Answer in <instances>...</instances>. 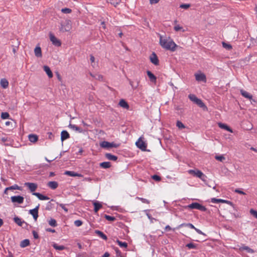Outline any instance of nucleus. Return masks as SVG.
I'll return each mask as SVG.
<instances>
[{"label":"nucleus","mask_w":257,"mask_h":257,"mask_svg":"<svg viewBox=\"0 0 257 257\" xmlns=\"http://www.w3.org/2000/svg\"><path fill=\"white\" fill-rule=\"evenodd\" d=\"M160 44L162 48L171 51H174L177 47L172 39L170 37L164 38L162 35H160Z\"/></svg>","instance_id":"f257e3e1"},{"label":"nucleus","mask_w":257,"mask_h":257,"mask_svg":"<svg viewBox=\"0 0 257 257\" xmlns=\"http://www.w3.org/2000/svg\"><path fill=\"white\" fill-rule=\"evenodd\" d=\"M188 97L192 101L194 102L200 107L202 108L204 110H207V106L203 101L200 99L198 98L195 95L191 94H189Z\"/></svg>","instance_id":"f03ea898"},{"label":"nucleus","mask_w":257,"mask_h":257,"mask_svg":"<svg viewBox=\"0 0 257 257\" xmlns=\"http://www.w3.org/2000/svg\"><path fill=\"white\" fill-rule=\"evenodd\" d=\"M188 173L189 174L192 175L194 176H196L200 178L201 180L205 182L207 177L200 170L198 169L195 170H189Z\"/></svg>","instance_id":"7ed1b4c3"},{"label":"nucleus","mask_w":257,"mask_h":257,"mask_svg":"<svg viewBox=\"0 0 257 257\" xmlns=\"http://www.w3.org/2000/svg\"><path fill=\"white\" fill-rule=\"evenodd\" d=\"M187 208L191 209H198L201 211H206V208L204 206L197 203V202H193L190 204H189L186 206Z\"/></svg>","instance_id":"20e7f679"},{"label":"nucleus","mask_w":257,"mask_h":257,"mask_svg":"<svg viewBox=\"0 0 257 257\" xmlns=\"http://www.w3.org/2000/svg\"><path fill=\"white\" fill-rule=\"evenodd\" d=\"M142 137L139 138L138 140L136 142L137 147L142 151H146L147 148L146 143L142 140Z\"/></svg>","instance_id":"39448f33"},{"label":"nucleus","mask_w":257,"mask_h":257,"mask_svg":"<svg viewBox=\"0 0 257 257\" xmlns=\"http://www.w3.org/2000/svg\"><path fill=\"white\" fill-rule=\"evenodd\" d=\"M118 146L113 142L110 143L107 141H103L100 143V146L104 148H117Z\"/></svg>","instance_id":"423d86ee"},{"label":"nucleus","mask_w":257,"mask_h":257,"mask_svg":"<svg viewBox=\"0 0 257 257\" xmlns=\"http://www.w3.org/2000/svg\"><path fill=\"white\" fill-rule=\"evenodd\" d=\"M50 40L52 43V44L55 46H60L61 45V43L60 40H59L57 38L51 33L49 34Z\"/></svg>","instance_id":"0eeeda50"},{"label":"nucleus","mask_w":257,"mask_h":257,"mask_svg":"<svg viewBox=\"0 0 257 257\" xmlns=\"http://www.w3.org/2000/svg\"><path fill=\"white\" fill-rule=\"evenodd\" d=\"M150 60L154 65L157 66L159 64L158 58L155 52H153L150 56Z\"/></svg>","instance_id":"6e6552de"},{"label":"nucleus","mask_w":257,"mask_h":257,"mask_svg":"<svg viewBox=\"0 0 257 257\" xmlns=\"http://www.w3.org/2000/svg\"><path fill=\"white\" fill-rule=\"evenodd\" d=\"M39 206L40 205L39 204L34 209L29 210V213L33 216L35 220H36L38 217V209Z\"/></svg>","instance_id":"1a4fd4ad"},{"label":"nucleus","mask_w":257,"mask_h":257,"mask_svg":"<svg viewBox=\"0 0 257 257\" xmlns=\"http://www.w3.org/2000/svg\"><path fill=\"white\" fill-rule=\"evenodd\" d=\"M24 198L21 196H14L11 197L12 202L22 204L24 202Z\"/></svg>","instance_id":"9d476101"},{"label":"nucleus","mask_w":257,"mask_h":257,"mask_svg":"<svg viewBox=\"0 0 257 257\" xmlns=\"http://www.w3.org/2000/svg\"><path fill=\"white\" fill-rule=\"evenodd\" d=\"M195 79L198 81H203L205 82L206 81V78L205 74L203 73H196L195 74Z\"/></svg>","instance_id":"9b49d317"},{"label":"nucleus","mask_w":257,"mask_h":257,"mask_svg":"<svg viewBox=\"0 0 257 257\" xmlns=\"http://www.w3.org/2000/svg\"><path fill=\"white\" fill-rule=\"evenodd\" d=\"M25 185L27 186L31 192H33L37 188V184L34 183L27 182L25 183Z\"/></svg>","instance_id":"f8f14e48"},{"label":"nucleus","mask_w":257,"mask_h":257,"mask_svg":"<svg viewBox=\"0 0 257 257\" xmlns=\"http://www.w3.org/2000/svg\"><path fill=\"white\" fill-rule=\"evenodd\" d=\"M147 75L149 78L150 80L156 84L157 82V77L155 76V75L150 71L148 70L147 71Z\"/></svg>","instance_id":"ddd939ff"},{"label":"nucleus","mask_w":257,"mask_h":257,"mask_svg":"<svg viewBox=\"0 0 257 257\" xmlns=\"http://www.w3.org/2000/svg\"><path fill=\"white\" fill-rule=\"evenodd\" d=\"M33 195L37 196L38 198L41 200H47L49 199L48 196L42 195L40 193L34 192L33 193Z\"/></svg>","instance_id":"4468645a"},{"label":"nucleus","mask_w":257,"mask_h":257,"mask_svg":"<svg viewBox=\"0 0 257 257\" xmlns=\"http://www.w3.org/2000/svg\"><path fill=\"white\" fill-rule=\"evenodd\" d=\"M218 125L220 128H221L222 129L226 130L230 133H233L232 130L225 123H223L221 122H218Z\"/></svg>","instance_id":"2eb2a0df"},{"label":"nucleus","mask_w":257,"mask_h":257,"mask_svg":"<svg viewBox=\"0 0 257 257\" xmlns=\"http://www.w3.org/2000/svg\"><path fill=\"white\" fill-rule=\"evenodd\" d=\"M64 175H68L71 177H80L81 176V175L80 174H78L77 173H76L74 171H66L64 173Z\"/></svg>","instance_id":"dca6fc26"},{"label":"nucleus","mask_w":257,"mask_h":257,"mask_svg":"<svg viewBox=\"0 0 257 257\" xmlns=\"http://www.w3.org/2000/svg\"><path fill=\"white\" fill-rule=\"evenodd\" d=\"M129 83L131 86H132L133 89L135 90L138 88L139 84V81L137 79L132 81L131 80H129Z\"/></svg>","instance_id":"f3484780"},{"label":"nucleus","mask_w":257,"mask_h":257,"mask_svg":"<svg viewBox=\"0 0 257 257\" xmlns=\"http://www.w3.org/2000/svg\"><path fill=\"white\" fill-rule=\"evenodd\" d=\"M14 220L15 222L20 226H22L24 223L26 224L24 220H23L21 218L18 216L15 217L14 218Z\"/></svg>","instance_id":"a211bd4d"},{"label":"nucleus","mask_w":257,"mask_h":257,"mask_svg":"<svg viewBox=\"0 0 257 257\" xmlns=\"http://www.w3.org/2000/svg\"><path fill=\"white\" fill-rule=\"evenodd\" d=\"M70 138L69 133L66 131H63L61 133V140L63 142Z\"/></svg>","instance_id":"6ab92c4d"},{"label":"nucleus","mask_w":257,"mask_h":257,"mask_svg":"<svg viewBox=\"0 0 257 257\" xmlns=\"http://www.w3.org/2000/svg\"><path fill=\"white\" fill-rule=\"evenodd\" d=\"M94 205V211L95 213H97L98 211L102 207V205L100 202L98 201H94L93 203Z\"/></svg>","instance_id":"aec40b11"},{"label":"nucleus","mask_w":257,"mask_h":257,"mask_svg":"<svg viewBox=\"0 0 257 257\" xmlns=\"http://www.w3.org/2000/svg\"><path fill=\"white\" fill-rule=\"evenodd\" d=\"M240 92L241 94L245 98H246L250 100L252 98V95H251L250 93H249L248 92H247V91H246L243 89H241L240 90Z\"/></svg>","instance_id":"412c9836"},{"label":"nucleus","mask_w":257,"mask_h":257,"mask_svg":"<svg viewBox=\"0 0 257 257\" xmlns=\"http://www.w3.org/2000/svg\"><path fill=\"white\" fill-rule=\"evenodd\" d=\"M43 69L49 78H52L53 77V73H52L50 68H49V67H48V66L45 65L43 67Z\"/></svg>","instance_id":"4be33fe9"},{"label":"nucleus","mask_w":257,"mask_h":257,"mask_svg":"<svg viewBox=\"0 0 257 257\" xmlns=\"http://www.w3.org/2000/svg\"><path fill=\"white\" fill-rule=\"evenodd\" d=\"M211 202L214 203H230V201L225 200L224 199H216L215 198H211Z\"/></svg>","instance_id":"5701e85b"},{"label":"nucleus","mask_w":257,"mask_h":257,"mask_svg":"<svg viewBox=\"0 0 257 257\" xmlns=\"http://www.w3.org/2000/svg\"><path fill=\"white\" fill-rule=\"evenodd\" d=\"M1 86L2 88L6 89L9 86V82L6 78H3L1 80Z\"/></svg>","instance_id":"b1692460"},{"label":"nucleus","mask_w":257,"mask_h":257,"mask_svg":"<svg viewBox=\"0 0 257 257\" xmlns=\"http://www.w3.org/2000/svg\"><path fill=\"white\" fill-rule=\"evenodd\" d=\"M48 186L52 189H55L58 186V184L56 181H50L48 183Z\"/></svg>","instance_id":"393cba45"},{"label":"nucleus","mask_w":257,"mask_h":257,"mask_svg":"<svg viewBox=\"0 0 257 257\" xmlns=\"http://www.w3.org/2000/svg\"><path fill=\"white\" fill-rule=\"evenodd\" d=\"M35 55L37 57H42V51L40 47L37 46L34 50Z\"/></svg>","instance_id":"a878e982"},{"label":"nucleus","mask_w":257,"mask_h":257,"mask_svg":"<svg viewBox=\"0 0 257 257\" xmlns=\"http://www.w3.org/2000/svg\"><path fill=\"white\" fill-rule=\"evenodd\" d=\"M69 127L75 131L78 132L79 133H82L83 132V130L81 128L76 125L75 124H72L70 123L69 125Z\"/></svg>","instance_id":"bb28decb"},{"label":"nucleus","mask_w":257,"mask_h":257,"mask_svg":"<svg viewBox=\"0 0 257 257\" xmlns=\"http://www.w3.org/2000/svg\"><path fill=\"white\" fill-rule=\"evenodd\" d=\"M95 233L98 235L99 237H100L101 238H102L104 240H107V236L104 234L102 231L98 230H95Z\"/></svg>","instance_id":"cd10ccee"},{"label":"nucleus","mask_w":257,"mask_h":257,"mask_svg":"<svg viewBox=\"0 0 257 257\" xmlns=\"http://www.w3.org/2000/svg\"><path fill=\"white\" fill-rule=\"evenodd\" d=\"M118 104L123 108L128 109L129 108L128 104L124 99H121L119 101Z\"/></svg>","instance_id":"c85d7f7f"},{"label":"nucleus","mask_w":257,"mask_h":257,"mask_svg":"<svg viewBox=\"0 0 257 257\" xmlns=\"http://www.w3.org/2000/svg\"><path fill=\"white\" fill-rule=\"evenodd\" d=\"M105 156V157L109 160L115 161L117 159V156L113 155L110 153H106Z\"/></svg>","instance_id":"c756f323"},{"label":"nucleus","mask_w":257,"mask_h":257,"mask_svg":"<svg viewBox=\"0 0 257 257\" xmlns=\"http://www.w3.org/2000/svg\"><path fill=\"white\" fill-rule=\"evenodd\" d=\"M29 139L31 142L35 143L38 141V137L37 135L31 134L29 136Z\"/></svg>","instance_id":"7c9ffc66"},{"label":"nucleus","mask_w":257,"mask_h":257,"mask_svg":"<svg viewBox=\"0 0 257 257\" xmlns=\"http://www.w3.org/2000/svg\"><path fill=\"white\" fill-rule=\"evenodd\" d=\"M30 244V241L28 239H25L21 242L20 246L22 247H25L28 246Z\"/></svg>","instance_id":"2f4dec72"},{"label":"nucleus","mask_w":257,"mask_h":257,"mask_svg":"<svg viewBox=\"0 0 257 257\" xmlns=\"http://www.w3.org/2000/svg\"><path fill=\"white\" fill-rule=\"evenodd\" d=\"M100 166L102 168L107 169L110 167V163L109 162H104L100 164Z\"/></svg>","instance_id":"473e14b6"},{"label":"nucleus","mask_w":257,"mask_h":257,"mask_svg":"<svg viewBox=\"0 0 257 257\" xmlns=\"http://www.w3.org/2000/svg\"><path fill=\"white\" fill-rule=\"evenodd\" d=\"M90 75L94 78L95 79L102 81L103 80V76L102 75L99 74H92L91 73H90Z\"/></svg>","instance_id":"72a5a7b5"},{"label":"nucleus","mask_w":257,"mask_h":257,"mask_svg":"<svg viewBox=\"0 0 257 257\" xmlns=\"http://www.w3.org/2000/svg\"><path fill=\"white\" fill-rule=\"evenodd\" d=\"M240 249H241V250H246L247 252H249V253H254V251L253 250V249L250 248V247H249L248 246H242Z\"/></svg>","instance_id":"f704fd0d"},{"label":"nucleus","mask_w":257,"mask_h":257,"mask_svg":"<svg viewBox=\"0 0 257 257\" xmlns=\"http://www.w3.org/2000/svg\"><path fill=\"white\" fill-rule=\"evenodd\" d=\"M49 224L52 227H56L57 225V222L55 219L51 218L48 221Z\"/></svg>","instance_id":"c9c22d12"},{"label":"nucleus","mask_w":257,"mask_h":257,"mask_svg":"<svg viewBox=\"0 0 257 257\" xmlns=\"http://www.w3.org/2000/svg\"><path fill=\"white\" fill-rule=\"evenodd\" d=\"M222 44L223 47L227 50H230L232 49V46L229 44H227L224 42H223Z\"/></svg>","instance_id":"e433bc0d"},{"label":"nucleus","mask_w":257,"mask_h":257,"mask_svg":"<svg viewBox=\"0 0 257 257\" xmlns=\"http://www.w3.org/2000/svg\"><path fill=\"white\" fill-rule=\"evenodd\" d=\"M53 247L58 250H62L65 248L64 246L63 245H59L56 243H54L53 245Z\"/></svg>","instance_id":"4c0bfd02"},{"label":"nucleus","mask_w":257,"mask_h":257,"mask_svg":"<svg viewBox=\"0 0 257 257\" xmlns=\"http://www.w3.org/2000/svg\"><path fill=\"white\" fill-rule=\"evenodd\" d=\"M116 242L121 247H126L127 246V243L125 242H122L118 239L116 240Z\"/></svg>","instance_id":"58836bf2"},{"label":"nucleus","mask_w":257,"mask_h":257,"mask_svg":"<svg viewBox=\"0 0 257 257\" xmlns=\"http://www.w3.org/2000/svg\"><path fill=\"white\" fill-rule=\"evenodd\" d=\"M20 187L16 184L6 188V190H15V189L20 190Z\"/></svg>","instance_id":"ea45409f"},{"label":"nucleus","mask_w":257,"mask_h":257,"mask_svg":"<svg viewBox=\"0 0 257 257\" xmlns=\"http://www.w3.org/2000/svg\"><path fill=\"white\" fill-rule=\"evenodd\" d=\"M176 125H177V126L178 128H181V129H183V128H184L185 127V126L184 125V124L182 122L179 121V120H178L177 121Z\"/></svg>","instance_id":"a19ab883"},{"label":"nucleus","mask_w":257,"mask_h":257,"mask_svg":"<svg viewBox=\"0 0 257 257\" xmlns=\"http://www.w3.org/2000/svg\"><path fill=\"white\" fill-rule=\"evenodd\" d=\"M104 218L110 221H113L115 219V218L114 216H109L108 215L105 214L104 215Z\"/></svg>","instance_id":"79ce46f5"},{"label":"nucleus","mask_w":257,"mask_h":257,"mask_svg":"<svg viewBox=\"0 0 257 257\" xmlns=\"http://www.w3.org/2000/svg\"><path fill=\"white\" fill-rule=\"evenodd\" d=\"M174 29L175 31H176L177 32L179 31H182V32L185 31L183 29V27L180 26L179 25H175Z\"/></svg>","instance_id":"37998d69"},{"label":"nucleus","mask_w":257,"mask_h":257,"mask_svg":"<svg viewBox=\"0 0 257 257\" xmlns=\"http://www.w3.org/2000/svg\"><path fill=\"white\" fill-rule=\"evenodd\" d=\"M136 199L141 201L144 203H147V204H149L150 203V201L148 199H145V198H144L139 197H137Z\"/></svg>","instance_id":"c03bdc74"},{"label":"nucleus","mask_w":257,"mask_h":257,"mask_svg":"<svg viewBox=\"0 0 257 257\" xmlns=\"http://www.w3.org/2000/svg\"><path fill=\"white\" fill-rule=\"evenodd\" d=\"M10 115L8 112H2L1 114V117L2 119H7L9 118Z\"/></svg>","instance_id":"a18cd8bd"},{"label":"nucleus","mask_w":257,"mask_h":257,"mask_svg":"<svg viewBox=\"0 0 257 257\" xmlns=\"http://www.w3.org/2000/svg\"><path fill=\"white\" fill-rule=\"evenodd\" d=\"M186 246L189 249H195L196 248V245L193 243H187Z\"/></svg>","instance_id":"49530a36"},{"label":"nucleus","mask_w":257,"mask_h":257,"mask_svg":"<svg viewBox=\"0 0 257 257\" xmlns=\"http://www.w3.org/2000/svg\"><path fill=\"white\" fill-rule=\"evenodd\" d=\"M72 10L69 8H64L61 10V12L64 14H69Z\"/></svg>","instance_id":"de8ad7c7"},{"label":"nucleus","mask_w":257,"mask_h":257,"mask_svg":"<svg viewBox=\"0 0 257 257\" xmlns=\"http://www.w3.org/2000/svg\"><path fill=\"white\" fill-rule=\"evenodd\" d=\"M82 224V221L80 220H76L74 221V225L77 227L80 226Z\"/></svg>","instance_id":"09e8293b"},{"label":"nucleus","mask_w":257,"mask_h":257,"mask_svg":"<svg viewBox=\"0 0 257 257\" xmlns=\"http://www.w3.org/2000/svg\"><path fill=\"white\" fill-rule=\"evenodd\" d=\"M58 205L63 209L65 212H68V209L65 207V205L62 203H57Z\"/></svg>","instance_id":"8fccbe9b"},{"label":"nucleus","mask_w":257,"mask_h":257,"mask_svg":"<svg viewBox=\"0 0 257 257\" xmlns=\"http://www.w3.org/2000/svg\"><path fill=\"white\" fill-rule=\"evenodd\" d=\"M249 212L251 215H252L254 217L257 218V211L254 210L253 209H251Z\"/></svg>","instance_id":"3c124183"},{"label":"nucleus","mask_w":257,"mask_h":257,"mask_svg":"<svg viewBox=\"0 0 257 257\" xmlns=\"http://www.w3.org/2000/svg\"><path fill=\"white\" fill-rule=\"evenodd\" d=\"M152 179L157 181H160L161 180V177L157 175H154L152 177Z\"/></svg>","instance_id":"603ef678"},{"label":"nucleus","mask_w":257,"mask_h":257,"mask_svg":"<svg viewBox=\"0 0 257 257\" xmlns=\"http://www.w3.org/2000/svg\"><path fill=\"white\" fill-rule=\"evenodd\" d=\"M90 60L91 61V63H92V66L93 68H95L96 66L95 64H92V63H94L95 61V58L93 55H90Z\"/></svg>","instance_id":"864d4df0"},{"label":"nucleus","mask_w":257,"mask_h":257,"mask_svg":"<svg viewBox=\"0 0 257 257\" xmlns=\"http://www.w3.org/2000/svg\"><path fill=\"white\" fill-rule=\"evenodd\" d=\"M180 7L182 9H187L188 8H189L190 7V5L186 4H182L180 5Z\"/></svg>","instance_id":"5fc2aeb1"},{"label":"nucleus","mask_w":257,"mask_h":257,"mask_svg":"<svg viewBox=\"0 0 257 257\" xmlns=\"http://www.w3.org/2000/svg\"><path fill=\"white\" fill-rule=\"evenodd\" d=\"M32 233L35 239H38L39 238V235L36 231L33 230Z\"/></svg>","instance_id":"6e6d98bb"},{"label":"nucleus","mask_w":257,"mask_h":257,"mask_svg":"<svg viewBox=\"0 0 257 257\" xmlns=\"http://www.w3.org/2000/svg\"><path fill=\"white\" fill-rule=\"evenodd\" d=\"M215 159L217 160L222 161L224 159V157L222 156H215Z\"/></svg>","instance_id":"4d7b16f0"},{"label":"nucleus","mask_w":257,"mask_h":257,"mask_svg":"<svg viewBox=\"0 0 257 257\" xmlns=\"http://www.w3.org/2000/svg\"><path fill=\"white\" fill-rule=\"evenodd\" d=\"M186 227H188L191 229H195V227L192 223H186Z\"/></svg>","instance_id":"13d9d810"},{"label":"nucleus","mask_w":257,"mask_h":257,"mask_svg":"<svg viewBox=\"0 0 257 257\" xmlns=\"http://www.w3.org/2000/svg\"><path fill=\"white\" fill-rule=\"evenodd\" d=\"M234 192H236V193H239V194H243V195H245V192H244L243 191L240 190V189H236L235 190H234Z\"/></svg>","instance_id":"bf43d9fd"},{"label":"nucleus","mask_w":257,"mask_h":257,"mask_svg":"<svg viewBox=\"0 0 257 257\" xmlns=\"http://www.w3.org/2000/svg\"><path fill=\"white\" fill-rule=\"evenodd\" d=\"M198 234H202V235H206V234L203 233L201 230L195 227V229H194Z\"/></svg>","instance_id":"052dcab7"},{"label":"nucleus","mask_w":257,"mask_h":257,"mask_svg":"<svg viewBox=\"0 0 257 257\" xmlns=\"http://www.w3.org/2000/svg\"><path fill=\"white\" fill-rule=\"evenodd\" d=\"M145 211L146 212V215H147V217H148V218L150 220H152L153 219V218H152V217L151 215V214L148 213L149 210H146Z\"/></svg>","instance_id":"680f3d73"},{"label":"nucleus","mask_w":257,"mask_h":257,"mask_svg":"<svg viewBox=\"0 0 257 257\" xmlns=\"http://www.w3.org/2000/svg\"><path fill=\"white\" fill-rule=\"evenodd\" d=\"M9 140V138L7 137H3L1 138V141L3 142V143H6Z\"/></svg>","instance_id":"e2e57ef3"},{"label":"nucleus","mask_w":257,"mask_h":257,"mask_svg":"<svg viewBox=\"0 0 257 257\" xmlns=\"http://www.w3.org/2000/svg\"><path fill=\"white\" fill-rule=\"evenodd\" d=\"M184 226L186 227V223H182V224H180L177 227H176L175 228H173V230H175V229H179L181 227H184Z\"/></svg>","instance_id":"0e129e2a"},{"label":"nucleus","mask_w":257,"mask_h":257,"mask_svg":"<svg viewBox=\"0 0 257 257\" xmlns=\"http://www.w3.org/2000/svg\"><path fill=\"white\" fill-rule=\"evenodd\" d=\"M46 230L48 232H55V230L54 229H52V228H47L46 229Z\"/></svg>","instance_id":"69168bd1"},{"label":"nucleus","mask_w":257,"mask_h":257,"mask_svg":"<svg viewBox=\"0 0 257 257\" xmlns=\"http://www.w3.org/2000/svg\"><path fill=\"white\" fill-rule=\"evenodd\" d=\"M160 0H150V2L151 4H157L159 2Z\"/></svg>","instance_id":"338daca9"},{"label":"nucleus","mask_w":257,"mask_h":257,"mask_svg":"<svg viewBox=\"0 0 257 257\" xmlns=\"http://www.w3.org/2000/svg\"><path fill=\"white\" fill-rule=\"evenodd\" d=\"M109 256V253L107 252H105L103 255H102V257H108Z\"/></svg>","instance_id":"774afa93"}]
</instances>
